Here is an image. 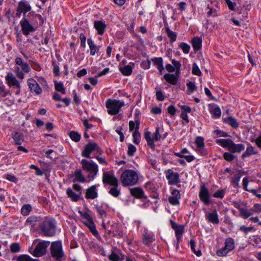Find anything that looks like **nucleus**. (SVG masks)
Masks as SVG:
<instances>
[{"label": "nucleus", "instance_id": "48", "mask_svg": "<svg viewBox=\"0 0 261 261\" xmlns=\"http://www.w3.org/2000/svg\"><path fill=\"white\" fill-rule=\"evenodd\" d=\"M223 159L228 162H231L233 161L236 158L232 153L229 152H225L223 154Z\"/></svg>", "mask_w": 261, "mask_h": 261}, {"label": "nucleus", "instance_id": "11", "mask_svg": "<svg viewBox=\"0 0 261 261\" xmlns=\"http://www.w3.org/2000/svg\"><path fill=\"white\" fill-rule=\"evenodd\" d=\"M82 216L83 223L89 228L91 232H92L94 236H97L98 232L96 229L95 225L90 215L87 213H85Z\"/></svg>", "mask_w": 261, "mask_h": 261}, {"label": "nucleus", "instance_id": "42", "mask_svg": "<svg viewBox=\"0 0 261 261\" xmlns=\"http://www.w3.org/2000/svg\"><path fill=\"white\" fill-rule=\"evenodd\" d=\"M213 134L215 136L214 138L230 137V135L226 132L220 129H215L213 131Z\"/></svg>", "mask_w": 261, "mask_h": 261}, {"label": "nucleus", "instance_id": "43", "mask_svg": "<svg viewBox=\"0 0 261 261\" xmlns=\"http://www.w3.org/2000/svg\"><path fill=\"white\" fill-rule=\"evenodd\" d=\"M151 60L156 68H161L163 66V60L162 57H155L151 59Z\"/></svg>", "mask_w": 261, "mask_h": 261}, {"label": "nucleus", "instance_id": "31", "mask_svg": "<svg viewBox=\"0 0 261 261\" xmlns=\"http://www.w3.org/2000/svg\"><path fill=\"white\" fill-rule=\"evenodd\" d=\"M222 120L224 123L229 124L233 128H237L239 126L237 119L232 116L223 118Z\"/></svg>", "mask_w": 261, "mask_h": 261}, {"label": "nucleus", "instance_id": "2", "mask_svg": "<svg viewBox=\"0 0 261 261\" xmlns=\"http://www.w3.org/2000/svg\"><path fill=\"white\" fill-rule=\"evenodd\" d=\"M120 180L123 186L125 187L135 185L139 180L138 174L134 170H125L121 175Z\"/></svg>", "mask_w": 261, "mask_h": 261}, {"label": "nucleus", "instance_id": "45", "mask_svg": "<svg viewBox=\"0 0 261 261\" xmlns=\"http://www.w3.org/2000/svg\"><path fill=\"white\" fill-rule=\"evenodd\" d=\"M186 85L188 88L187 93L188 94H190L193 93L197 90V87L195 84V83L193 82L189 81L187 83Z\"/></svg>", "mask_w": 261, "mask_h": 261}, {"label": "nucleus", "instance_id": "44", "mask_svg": "<svg viewBox=\"0 0 261 261\" xmlns=\"http://www.w3.org/2000/svg\"><path fill=\"white\" fill-rule=\"evenodd\" d=\"M189 244L191 247V249L192 250V251L197 256H200L201 255V252L200 249H198L197 250H196L195 249V245H196V242L193 239H191Z\"/></svg>", "mask_w": 261, "mask_h": 261}, {"label": "nucleus", "instance_id": "50", "mask_svg": "<svg viewBox=\"0 0 261 261\" xmlns=\"http://www.w3.org/2000/svg\"><path fill=\"white\" fill-rule=\"evenodd\" d=\"M225 190L224 189H219L213 195V196L216 198L223 199L224 197Z\"/></svg>", "mask_w": 261, "mask_h": 261}, {"label": "nucleus", "instance_id": "1", "mask_svg": "<svg viewBox=\"0 0 261 261\" xmlns=\"http://www.w3.org/2000/svg\"><path fill=\"white\" fill-rule=\"evenodd\" d=\"M216 143L223 148H227L228 150L232 153H241L245 148L244 144H236L230 139H217Z\"/></svg>", "mask_w": 261, "mask_h": 261}, {"label": "nucleus", "instance_id": "38", "mask_svg": "<svg viewBox=\"0 0 261 261\" xmlns=\"http://www.w3.org/2000/svg\"><path fill=\"white\" fill-rule=\"evenodd\" d=\"M166 33L167 36L170 39V43L172 45L173 43L175 42L177 38V34L176 32L172 31L170 28L167 27L166 28Z\"/></svg>", "mask_w": 261, "mask_h": 261}, {"label": "nucleus", "instance_id": "51", "mask_svg": "<svg viewBox=\"0 0 261 261\" xmlns=\"http://www.w3.org/2000/svg\"><path fill=\"white\" fill-rule=\"evenodd\" d=\"M17 261H37L36 259H33L28 255L23 254L19 255L17 258Z\"/></svg>", "mask_w": 261, "mask_h": 261}, {"label": "nucleus", "instance_id": "34", "mask_svg": "<svg viewBox=\"0 0 261 261\" xmlns=\"http://www.w3.org/2000/svg\"><path fill=\"white\" fill-rule=\"evenodd\" d=\"M241 177L242 175L240 172L235 174L230 180L231 185L234 188H240V186L239 185V182Z\"/></svg>", "mask_w": 261, "mask_h": 261}, {"label": "nucleus", "instance_id": "19", "mask_svg": "<svg viewBox=\"0 0 261 261\" xmlns=\"http://www.w3.org/2000/svg\"><path fill=\"white\" fill-rule=\"evenodd\" d=\"M205 217L207 222L214 224H218L220 222L219 216L216 210H214L212 213H205Z\"/></svg>", "mask_w": 261, "mask_h": 261}, {"label": "nucleus", "instance_id": "37", "mask_svg": "<svg viewBox=\"0 0 261 261\" xmlns=\"http://www.w3.org/2000/svg\"><path fill=\"white\" fill-rule=\"evenodd\" d=\"M74 176L75 179H73V182L77 181L80 182H86V178L82 173L81 169H77L74 171Z\"/></svg>", "mask_w": 261, "mask_h": 261}, {"label": "nucleus", "instance_id": "27", "mask_svg": "<svg viewBox=\"0 0 261 261\" xmlns=\"http://www.w3.org/2000/svg\"><path fill=\"white\" fill-rule=\"evenodd\" d=\"M130 193L132 196L138 199L146 198L144 192L142 188L136 187L130 189Z\"/></svg>", "mask_w": 261, "mask_h": 261}, {"label": "nucleus", "instance_id": "14", "mask_svg": "<svg viewBox=\"0 0 261 261\" xmlns=\"http://www.w3.org/2000/svg\"><path fill=\"white\" fill-rule=\"evenodd\" d=\"M102 182L111 186H118V180L113 173L104 172L102 174Z\"/></svg>", "mask_w": 261, "mask_h": 261}, {"label": "nucleus", "instance_id": "47", "mask_svg": "<svg viewBox=\"0 0 261 261\" xmlns=\"http://www.w3.org/2000/svg\"><path fill=\"white\" fill-rule=\"evenodd\" d=\"M248 182H249L248 177L247 176L244 177V178L243 179V187L245 191H250V192H252L253 194H256V190H255V189L250 190L247 188Z\"/></svg>", "mask_w": 261, "mask_h": 261}, {"label": "nucleus", "instance_id": "6", "mask_svg": "<svg viewBox=\"0 0 261 261\" xmlns=\"http://www.w3.org/2000/svg\"><path fill=\"white\" fill-rule=\"evenodd\" d=\"M235 248L234 241L231 238H227L224 242V246L216 251V254L219 257L226 256Z\"/></svg>", "mask_w": 261, "mask_h": 261}, {"label": "nucleus", "instance_id": "35", "mask_svg": "<svg viewBox=\"0 0 261 261\" xmlns=\"http://www.w3.org/2000/svg\"><path fill=\"white\" fill-rule=\"evenodd\" d=\"M18 7L20 11L23 12L24 14L31 9L30 4L27 2L24 1H20L19 3Z\"/></svg>", "mask_w": 261, "mask_h": 261}, {"label": "nucleus", "instance_id": "12", "mask_svg": "<svg viewBox=\"0 0 261 261\" xmlns=\"http://www.w3.org/2000/svg\"><path fill=\"white\" fill-rule=\"evenodd\" d=\"M204 138L201 136L196 137L194 143L196 146V151L201 156H206L208 155L207 149L205 148Z\"/></svg>", "mask_w": 261, "mask_h": 261}, {"label": "nucleus", "instance_id": "36", "mask_svg": "<svg viewBox=\"0 0 261 261\" xmlns=\"http://www.w3.org/2000/svg\"><path fill=\"white\" fill-rule=\"evenodd\" d=\"M12 138L16 145H20L24 141V136L20 132H15L12 136Z\"/></svg>", "mask_w": 261, "mask_h": 261}, {"label": "nucleus", "instance_id": "62", "mask_svg": "<svg viewBox=\"0 0 261 261\" xmlns=\"http://www.w3.org/2000/svg\"><path fill=\"white\" fill-rule=\"evenodd\" d=\"M179 199L169 196L168 198V201L169 203L172 205H178L180 204Z\"/></svg>", "mask_w": 261, "mask_h": 261}, {"label": "nucleus", "instance_id": "5", "mask_svg": "<svg viewBox=\"0 0 261 261\" xmlns=\"http://www.w3.org/2000/svg\"><path fill=\"white\" fill-rule=\"evenodd\" d=\"M124 106V102L116 99H108L106 102L108 113L111 115L118 114L121 108Z\"/></svg>", "mask_w": 261, "mask_h": 261}, {"label": "nucleus", "instance_id": "53", "mask_svg": "<svg viewBox=\"0 0 261 261\" xmlns=\"http://www.w3.org/2000/svg\"><path fill=\"white\" fill-rule=\"evenodd\" d=\"M184 54H188L190 50V46L185 42H181L179 45Z\"/></svg>", "mask_w": 261, "mask_h": 261}, {"label": "nucleus", "instance_id": "29", "mask_svg": "<svg viewBox=\"0 0 261 261\" xmlns=\"http://www.w3.org/2000/svg\"><path fill=\"white\" fill-rule=\"evenodd\" d=\"M236 207L240 213V216L244 219H247L253 215L252 208L247 209L241 207L240 205H236Z\"/></svg>", "mask_w": 261, "mask_h": 261}, {"label": "nucleus", "instance_id": "21", "mask_svg": "<svg viewBox=\"0 0 261 261\" xmlns=\"http://www.w3.org/2000/svg\"><path fill=\"white\" fill-rule=\"evenodd\" d=\"M179 74L176 72L174 74L166 73L164 75V79L168 83L172 85H176L179 80Z\"/></svg>", "mask_w": 261, "mask_h": 261}, {"label": "nucleus", "instance_id": "58", "mask_svg": "<svg viewBox=\"0 0 261 261\" xmlns=\"http://www.w3.org/2000/svg\"><path fill=\"white\" fill-rule=\"evenodd\" d=\"M254 229L253 226H250L247 227L245 225L241 226L240 227V230L243 232L246 235L249 232L251 231Z\"/></svg>", "mask_w": 261, "mask_h": 261}, {"label": "nucleus", "instance_id": "39", "mask_svg": "<svg viewBox=\"0 0 261 261\" xmlns=\"http://www.w3.org/2000/svg\"><path fill=\"white\" fill-rule=\"evenodd\" d=\"M54 82L56 91L65 94L66 93V90L64 87L63 83L62 82H58L56 80H54Z\"/></svg>", "mask_w": 261, "mask_h": 261}, {"label": "nucleus", "instance_id": "30", "mask_svg": "<svg viewBox=\"0 0 261 261\" xmlns=\"http://www.w3.org/2000/svg\"><path fill=\"white\" fill-rule=\"evenodd\" d=\"M87 43L90 48V55L91 56H94L96 53L99 52L100 45H96L91 38L88 39Z\"/></svg>", "mask_w": 261, "mask_h": 261}, {"label": "nucleus", "instance_id": "52", "mask_svg": "<svg viewBox=\"0 0 261 261\" xmlns=\"http://www.w3.org/2000/svg\"><path fill=\"white\" fill-rule=\"evenodd\" d=\"M156 90V98L158 101H163L165 99V96L162 91L158 87L155 88Z\"/></svg>", "mask_w": 261, "mask_h": 261}, {"label": "nucleus", "instance_id": "56", "mask_svg": "<svg viewBox=\"0 0 261 261\" xmlns=\"http://www.w3.org/2000/svg\"><path fill=\"white\" fill-rule=\"evenodd\" d=\"M192 73L194 75L200 76L201 75V72L196 63H194L192 65Z\"/></svg>", "mask_w": 261, "mask_h": 261}, {"label": "nucleus", "instance_id": "22", "mask_svg": "<svg viewBox=\"0 0 261 261\" xmlns=\"http://www.w3.org/2000/svg\"><path fill=\"white\" fill-rule=\"evenodd\" d=\"M5 79L9 87L15 86L16 88H20L19 82L12 73L8 72Z\"/></svg>", "mask_w": 261, "mask_h": 261}, {"label": "nucleus", "instance_id": "4", "mask_svg": "<svg viewBox=\"0 0 261 261\" xmlns=\"http://www.w3.org/2000/svg\"><path fill=\"white\" fill-rule=\"evenodd\" d=\"M50 251L51 256L56 261H62L65 256L63 250L62 243L61 241L58 240L53 242L50 247Z\"/></svg>", "mask_w": 261, "mask_h": 261}, {"label": "nucleus", "instance_id": "17", "mask_svg": "<svg viewBox=\"0 0 261 261\" xmlns=\"http://www.w3.org/2000/svg\"><path fill=\"white\" fill-rule=\"evenodd\" d=\"M107 24L102 20H94L93 22L94 28L96 30L98 35H102L106 31Z\"/></svg>", "mask_w": 261, "mask_h": 261}, {"label": "nucleus", "instance_id": "16", "mask_svg": "<svg viewBox=\"0 0 261 261\" xmlns=\"http://www.w3.org/2000/svg\"><path fill=\"white\" fill-rule=\"evenodd\" d=\"M99 185H94L86 190L85 198L87 199H94L98 197L97 188Z\"/></svg>", "mask_w": 261, "mask_h": 261}, {"label": "nucleus", "instance_id": "15", "mask_svg": "<svg viewBox=\"0 0 261 261\" xmlns=\"http://www.w3.org/2000/svg\"><path fill=\"white\" fill-rule=\"evenodd\" d=\"M21 27V31L23 35L27 36L30 33L35 31V29L25 18H23L20 22Z\"/></svg>", "mask_w": 261, "mask_h": 261}, {"label": "nucleus", "instance_id": "55", "mask_svg": "<svg viewBox=\"0 0 261 261\" xmlns=\"http://www.w3.org/2000/svg\"><path fill=\"white\" fill-rule=\"evenodd\" d=\"M136 117H138L139 119V120L140 121L139 114L135 113V118H134L135 121H134L131 120V121H129V131H133V130H135V127L136 125Z\"/></svg>", "mask_w": 261, "mask_h": 261}, {"label": "nucleus", "instance_id": "23", "mask_svg": "<svg viewBox=\"0 0 261 261\" xmlns=\"http://www.w3.org/2000/svg\"><path fill=\"white\" fill-rule=\"evenodd\" d=\"M257 150L250 143H248L245 151L242 153L241 158L243 160L253 155L258 154Z\"/></svg>", "mask_w": 261, "mask_h": 261}, {"label": "nucleus", "instance_id": "13", "mask_svg": "<svg viewBox=\"0 0 261 261\" xmlns=\"http://www.w3.org/2000/svg\"><path fill=\"white\" fill-rule=\"evenodd\" d=\"M170 222L172 228L174 230L176 240L181 241L182 235L185 232V227L182 225L178 224L173 220H170Z\"/></svg>", "mask_w": 261, "mask_h": 261}, {"label": "nucleus", "instance_id": "64", "mask_svg": "<svg viewBox=\"0 0 261 261\" xmlns=\"http://www.w3.org/2000/svg\"><path fill=\"white\" fill-rule=\"evenodd\" d=\"M10 249L12 252L16 253L20 251L19 244L18 243H13L10 245Z\"/></svg>", "mask_w": 261, "mask_h": 261}, {"label": "nucleus", "instance_id": "20", "mask_svg": "<svg viewBox=\"0 0 261 261\" xmlns=\"http://www.w3.org/2000/svg\"><path fill=\"white\" fill-rule=\"evenodd\" d=\"M95 209L101 218L103 219L107 217L109 206L107 203H102L100 204H96Z\"/></svg>", "mask_w": 261, "mask_h": 261}, {"label": "nucleus", "instance_id": "24", "mask_svg": "<svg viewBox=\"0 0 261 261\" xmlns=\"http://www.w3.org/2000/svg\"><path fill=\"white\" fill-rule=\"evenodd\" d=\"M209 111L214 119H218L221 117V110L219 106L215 104H210L209 105Z\"/></svg>", "mask_w": 261, "mask_h": 261}, {"label": "nucleus", "instance_id": "40", "mask_svg": "<svg viewBox=\"0 0 261 261\" xmlns=\"http://www.w3.org/2000/svg\"><path fill=\"white\" fill-rule=\"evenodd\" d=\"M59 63L57 62L56 61H53L52 65L53 66V72L55 76H60L61 75L60 72V68H59Z\"/></svg>", "mask_w": 261, "mask_h": 261}, {"label": "nucleus", "instance_id": "28", "mask_svg": "<svg viewBox=\"0 0 261 261\" xmlns=\"http://www.w3.org/2000/svg\"><path fill=\"white\" fill-rule=\"evenodd\" d=\"M40 233L45 236H49V220L47 218L39 224Z\"/></svg>", "mask_w": 261, "mask_h": 261}, {"label": "nucleus", "instance_id": "32", "mask_svg": "<svg viewBox=\"0 0 261 261\" xmlns=\"http://www.w3.org/2000/svg\"><path fill=\"white\" fill-rule=\"evenodd\" d=\"M191 44L194 51H197L201 48L202 40L199 37H194L191 40Z\"/></svg>", "mask_w": 261, "mask_h": 261}, {"label": "nucleus", "instance_id": "8", "mask_svg": "<svg viewBox=\"0 0 261 261\" xmlns=\"http://www.w3.org/2000/svg\"><path fill=\"white\" fill-rule=\"evenodd\" d=\"M47 247V243L46 242H40L35 248H30L29 252L35 257H40L46 253Z\"/></svg>", "mask_w": 261, "mask_h": 261}, {"label": "nucleus", "instance_id": "59", "mask_svg": "<svg viewBox=\"0 0 261 261\" xmlns=\"http://www.w3.org/2000/svg\"><path fill=\"white\" fill-rule=\"evenodd\" d=\"M171 60L173 64V66L175 67V70H176L175 72L180 74V69L181 67L180 63L179 61H176L174 59H171Z\"/></svg>", "mask_w": 261, "mask_h": 261}, {"label": "nucleus", "instance_id": "25", "mask_svg": "<svg viewBox=\"0 0 261 261\" xmlns=\"http://www.w3.org/2000/svg\"><path fill=\"white\" fill-rule=\"evenodd\" d=\"M136 125L135 130L133 133V142L136 144H139L141 141V134L139 132L140 121L138 117L136 118Z\"/></svg>", "mask_w": 261, "mask_h": 261}, {"label": "nucleus", "instance_id": "41", "mask_svg": "<svg viewBox=\"0 0 261 261\" xmlns=\"http://www.w3.org/2000/svg\"><path fill=\"white\" fill-rule=\"evenodd\" d=\"M57 223L54 219H50V237L54 236L56 233Z\"/></svg>", "mask_w": 261, "mask_h": 261}, {"label": "nucleus", "instance_id": "49", "mask_svg": "<svg viewBox=\"0 0 261 261\" xmlns=\"http://www.w3.org/2000/svg\"><path fill=\"white\" fill-rule=\"evenodd\" d=\"M109 191V193L114 197H117L120 194V191L118 189V186H113Z\"/></svg>", "mask_w": 261, "mask_h": 261}, {"label": "nucleus", "instance_id": "33", "mask_svg": "<svg viewBox=\"0 0 261 261\" xmlns=\"http://www.w3.org/2000/svg\"><path fill=\"white\" fill-rule=\"evenodd\" d=\"M66 194L68 197L70 198L73 201H77L80 199L81 192L76 194L73 192L72 189L68 188L66 190Z\"/></svg>", "mask_w": 261, "mask_h": 261}, {"label": "nucleus", "instance_id": "10", "mask_svg": "<svg viewBox=\"0 0 261 261\" xmlns=\"http://www.w3.org/2000/svg\"><path fill=\"white\" fill-rule=\"evenodd\" d=\"M199 197L202 202L205 205H208L211 203V195L207 187L204 184L200 186L198 193Z\"/></svg>", "mask_w": 261, "mask_h": 261}, {"label": "nucleus", "instance_id": "9", "mask_svg": "<svg viewBox=\"0 0 261 261\" xmlns=\"http://www.w3.org/2000/svg\"><path fill=\"white\" fill-rule=\"evenodd\" d=\"M164 173L169 185H177L180 182L179 174L178 173L174 172L172 169H167L164 171Z\"/></svg>", "mask_w": 261, "mask_h": 261}, {"label": "nucleus", "instance_id": "61", "mask_svg": "<svg viewBox=\"0 0 261 261\" xmlns=\"http://www.w3.org/2000/svg\"><path fill=\"white\" fill-rule=\"evenodd\" d=\"M113 236L117 237L119 238H123L124 236V233L122 229L119 227L116 228L113 231Z\"/></svg>", "mask_w": 261, "mask_h": 261}, {"label": "nucleus", "instance_id": "46", "mask_svg": "<svg viewBox=\"0 0 261 261\" xmlns=\"http://www.w3.org/2000/svg\"><path fill=\"white\" fill-rule=\"evenodd\" d=\"M69 136L70 139L75 142L80 141L81 138V135L75 131H71L69 133Z\"/></svg>", "mask_w": 261, "mask_h": 261}, {"label": "nucleus", "instance_id": "57", "mask_svg": "<svg viewBox=\"0 0 261 261\" xmlns=\"http://www.w3.org/2000/svg\"><path fill=\"white\" fill-rule=\"evenodd\" d=\"M32 207L29 204L24 205L21 208V214L24 216L28 215L31 212Z\"/></svg>", "mask_w": 261, "mask_h": 261}, {"label": "nucleus", "instance_id": "26", "mask_svg": "<svg viewBox=\"0 0 261 261\" xmlns=\"http://www.w3.org/2000/svg\"><path fill=\"white\" fill-rule=\"evenodd\" d=\"M134 63L129 62L127 65L123 67L119 66V69L123 75L129 76L132 73L133 69L134 68Z\"/></svg>", "mask_w": 261, "mask_h": 261}, {"label": "nucleus", "instance_id": "7", "mask_svg": "<svg viewBox=\"0 0 261 261\" xmlns=\"http://www.w3.org/2000/svg\"><path fill=\"white\" fill-rule=\"evenodd\" d=\"M94 151H96L97 152L101 151V148L99 147L97 143L94 142H90L85 145L82 151L81 155L83 157L90 158L91 153Z\"/></svg>", "mask_w": 261, "mask_h": 261}, {"label": "nucleus", "instance_id": "60", "mask_svg": "<svg viewBox=\"0 0 261 261\" xmlns=\"http://www.w3.org/2000/svg\"><path fill=\"white\" fill-rule=\"evenodd\" d=\"M136 151V146L132 144H129L128 145L127 154L129 156H132L134 155Z\"/></svg>", "mask_w": 261, "mask_h": 261}, {"label": "nucleus", "instance_id": "63", "mask_svg": "<svg viewBox=\"0 0 261 261\" xmlns=\"http://www.w3.org/2000/svg\"><path fill=\"white\" fill-rule=\"evenodd\" d=\"M153 241L152 238L149 234H143V242L144 244L147 245L152 242Z\"/></svg>", "mask_w": 261, "mask_h": 261}, {"label": "nucleus", "instance_id": "3", "mask_svg": "<svg viewBox=\"0 0 261 261\" xmlns=\"http://www.w3.org/2000/svg\"><path fill=\"white\" fill-rule=\"evenodd\" d=\"M81 164L83 170L89 173L87 176L89 181L93 180L97 174L98 165L93 161H89L86 159L82 160Z\"/></svg>", "mask_w": 261, "mask_h": 261}, {"label": "nucleus", "instance_id": "54", "mask_svg": "<svg viewBox=\"0 0 261 261\" xmlns=\"http://www.w3.org/2000/svg\"><path fill=\"white\" fill-rule=\"evenodd\" d=\"M38 221V218L35 216L29 217L26 221V223L33 227L36 224V222Z\"/></svg>", "mask_w": 261, "mask_h": 261}, {"label": "nucleus", "instance_id": "18", "mask_svg": "<svg viewBox=\"0 0 261 261\" xmlns=\"http://www.w3.org/2000/svg\"><path fill=\"white\" fill-rule=\"evenodd\" d=\"M28 85L32 93H34L37 95L41 93L42 89L39 86L38 83L33 79H29L27 82Z\"/></svg>", "mask_w": 261, "mask_h": 261}]
</instances>
